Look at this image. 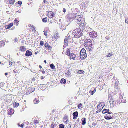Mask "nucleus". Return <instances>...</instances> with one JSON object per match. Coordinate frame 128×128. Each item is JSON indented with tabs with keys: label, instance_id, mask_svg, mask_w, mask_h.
<instances>
[{
	"label": "nucleus",
	"instance_id": "63",
	"mask_svg": "<svg viewBox=\"0 0 128 128\" xmlns=\"http://www.w3.org/2000/svg\"><path fill=\"white\" fill-rule=\"evenodd\" d=\"M75 10L76 11V12H77V13H78V12H80L78 11V9L76 8Z\"/></svg>",
	"mask_w": 128,
	"mask_h": 128
},
{
	"label": "nucleus",
	"instance_id": "15",
	"mask_svg": "<svg viewBox=\"0 0 128 128\" xmlns=\"http://www.w3.org/2000/svg\"><path fill=\"white\" fill-rule=\"evenodd\" d=\"M64 122L65 123H66V124H67L68 122V116H65L64 119Z\"/></svg>",
	"mask_w": 128,
	"mask_h": 128
},
{
	"label": "nucleus",
	"instance_id": "3",
	"mask_svg": "<svg viewBox=\"0 0 128 128\" xmlns=\"http://www.w3.org/2000/svg\"><path fill=\"white\" fill-rule=\"evenodd\" d=\"M76 19L75 20V22L76 23L82 22H85L84 19L81 15H79L77 14H76Z\"/></svg>",
	"mask_w": 128,
	"mask_h": 128
},
{
	"label": "nucleus",
	"instance_id": "19",
	"mask_svg": "<svg viewBox=\"0 0 128 128\" xmlns=\"http://www.w3.org/2000/svg\"><path fill=\"white\" fill-rule=\"evenodd\" d=\"M104 118L105 119L108 120H110L111 119H113L114 118L113 116L112 117H111V116H104Z\"/></svg>",
	"mask_w": 128,
	"mask_h": 128
},
{
	"label": "nucleus",
	"instance_id": "64",
	"mask_svg": "<svg viewBox=\"0 0 128 128\" xmlns=\"http://www.w3.org/2000/svg\"><path fill=\"white\" fill-rule=\"evenodd\" d=\"M54 16V14L53 12H52V13L51 14V16H52V17H53Z\"/></svg>",
	"mask_w": 128,
	"mask_h": 128
},
{
	"label": "nucleus",
	"instance_id": "34",
	"mask_svg": "<svg viewBox=\"0 0 128 128\" xmlns=\"http://www.w3.org/2000/svg\"><path fill=\"white\" fill-rule=\"evenodd\" d=\"M119 98L120 100L123 98L122 95H123V94L122 93H122L121 92V91H120V92L119 93Z\"/></svg>",
	"mask_w": 128,
	"mask_h": 128
},
{
	"label": "nucleus",
	"instance_id": "57",
	"mask_svg": "<svg viewBox=\"0 0 128 128\" xmlns=\"http://www.w3.org/2000/svg\"><path fill=\"white\" fill-rule=\"evenodd\" d=\"M34 124H36L39 123V122H38L37 120L35 121L34 122Z\"/></svg>",
	"mask_w": 128,
	"mask_h": 128
},
{
	"label": "nucleus",
	"instance_id": "26",
	"mask_svg": "<svg viewBox=\"0 0 128 128\" xmlns=\"http://www.w3.org/2000/svg\"><path fill=\"white\" fill-rule=\"evenodd\" d=\"M8 0L9 4L12 5L14 4L15 1V0Z\"/></svg>",
	"mask_w": 128,
	"mask_h": 128
},
{
	"label": "nucleus",
	"instance_id": "5",
	"mask_svg": "<svg viewBox=\"0 0 128 128\" xmlns=\"http://www.w3.org/2000/svg\"><path fill=\"white\" fill-rule=\"evenodd\" d=\"M84 22H81L78 23H77V26H78L80 27V29L84 30L86 26V24H84Z\"/></svg>",
	"mask_w": 128,
	"mask_h": 128
},
{
	"label": "nucleus",
	"instance_id": "35",
	"mask_svg": "<svg viewBox=\"0 0 128 128\" xmlns=\"http://www.w3.org/2000/svg\"><path fill=\"white\" fill-rule=\"evenodd\" d=\"M77 73L78 74H83L84 73V72L83 70H80L78 71Z\"/></svg>",
	"mask_w": 128,
	"mask_h": 128
},
{
	"label": "nucleus",
	"instance_id": "31",
	"mask_svg": "<svg viewBox=\"0 0 128 128\" xmlns=\"http://www.w3.org/2000/svg\"><path fill=\"white\" fill-rule=\"evenodd\" d=\"M71 54L70 50L68 49L66 51V55L70 56Z\"/></svg>",
	"mask_w": 128,
	"mask_h": 128
},
{
	"label": "nucleus",
	"instance_id": "9",
	"mask_svg": "<svg viewBox=\"0 0 128 128\" xmlns=\"http://www.w3.org/2000/svg\"><path fill=\"white\" fill-rule=\"evenodd\" d=\"M69 39V37L67 36L64 40V48H66L68 45V41Z\"/></svg>",
	"mask_w": 128,
	"mask_h": 128
},
{
	"label": "nucleus",
	"instance_id": "8",
	"mask_svg": "<svg viewBox=\"0 0 128 128\" xmlns=\"http://www.w3.org/2000/svg\"><path fill=\"white\" fill-rule=\"evenodd\" d=\"M90 37L93 38H95L97 36V33L95 32H90Z\"/></svg>",
	"mask_w": 128,
	"mask_h": 128
},
{
	"label": "nucleus",
	"instance_id": "24",
	"mask_svg": "<svg viewBox=\"0 0 128 128\" xmlns=\"http://www.w3.org/2000/svg\"><path fill=\"white\" fill-rule=\"evenodd\" d=\"M35 88H29L28 89V90L29 92L31 93L34 92L35 90Z\"/></svg>",
	"mask_w": 128,
	"mask_h": 128
},
{
	"label": "nucleus",
	"instance_id": "30",
	"mask_svg": "<svg viewBox=\"0 0 128 128\" xmlns=\"http://www.w3.org/2000/svg\"><path fill=\"white\" fill-rule=\"evenodd\" d=\"M108 111H109V110L108 109H104L102 111V113L103 114H105L106 113H107V112Z\"/></svg>",
	"mask_w": 128,
	"mask_h": 128
},
{
	"label": "nucleus",
	"instance_id": "11",
	"mask_svg": "<svg viewBox=\"0 0 128 128\" xmlns=\"http://www.w3.org/2000/svg\"><path fill=\"white\" fill-rule=\"evenodd\" d=\"M32 54L31 52L29 50H27L26 52L25 55L26 56H32Z\"/></svg>",
	"mask_w": 128,
	"mask_h": 128
},
{
	"label": "nucleus",
	"instance_id": "43",
	"mask_svg": "<svg viewBox=\"0 0 128 128\" xmlns=\"http://www.w3.org/2000/svg\"><path fill=\"white\" fill-rule=\"evenodd\" d=\"M19 22V21L17 19H16L14 20V23H16L17 24V26H18V22Z\"/></svg>",
	"mask_w": 128,
	"mask_h": 128
},
{
	"label": "nucleus",
	"instance_id": "48",
	"mask_svg": "<svg viewBox=\"0 0 128 128\" xmlns=\"http://www.w3.org/2000/svg\"><path fill=\"white\" fill-rule=\"evenodd\" d=\"M100 104L101 105V106H103V107H102V108L105 105V104L104 103V102H101Z\"/></svg>",
	"mask_w": 128,
	"mask_h": 128
},
{
	"label": "nucleus",
	"instance_id": "52",
	"mask_svg": "<svg viewBox=\"0 0 128 128\" xmlns=\"http://www.w3.org/2000/svg\"><path fill=\"white\" fill-rule=\"evenodd\" d=\"M4 84L3 82H1L0 84V87H2L4 86Z\"/></svg>",
	"mask_w": 128,
	"mask_h": 128
},
{
	"label": "nucleus",
	"instance_id": "29",
	"mask_svg": "<svg viewBox=\"0 0 128 128\" xmlns=\"http://www.w3.org/2000/svg\"><path fill=\"white\" fill-rule=\"evenodd\" d=\"M120 102H121L122 103H126V100L125 99H124L122 98L120 100Z\"/></svg>",
	"mask_w": 128,
	"mask_h": 128
},
{
	"label": "nucleus",
	"instance_id": "22",
	"mask_svg": "<svg viewBox=\"0 0 128 128\" xmlns=\"http://www.w3.org/2000/svg\"><path fill=\"white\" fill-rule=\"evenodd\" d=\"M46 85L44 84H38V87L40 88V89H43L45 87Z\"/></svg>",
	"mask_w": 128,
	"mask_h": 128
},
{
	"label": "nucleus",
	"instance_id": "25",
	"mask_svg": "<svg viewBox=\"0 0 128 128\" xmlns=\"http://www.w3.org/2000/svg\"><path fill=\"white\" fill-rule=\"evenodd\" d=\"M60 83L65 84L66 83V80L65 79L62 78L61 80Z\"/></svg>",
	"mask_w": 128,
	"mask_h": 128
},
{
	"label": "nucleus",
	"instance_id": "18",
	"mask_svg": "<svg viewBox=\"0 0 128 128\" xmlns=\"http://www.w3.org/2000/svg\"><path fill=\"white\" fill-rule=\"evenodd\" d=\"M70 59H73L74 60V58L76 57V55L72 53L70 56Z\"/></svg>",
	"mask_w": 128,
	"mask_h": 128
},
{
	"label": "nucleus",
	"instance_id": "41",
	"mask_svg": "<svg viewBox=\"0 0 128 128\" xmlns=\"http://www.w3.org/2000/svg\"><path fill=\"white\" fill-rule=\"evenodd\" d=\"M58 34L57 33H56V34H54V38H55L56 39H57L58 38Z\"/></svg>",
	"mask_w": 128,
	"mask_h": 128
},
{
	"label": "nucleus",
	"instance_id": "40",
	"mask_svg": "<svg viewBox=\"0 0 128 128\" xmlns=\"http://www.w3.org/2000/svg\"><path fill=\"white\" fill-rule=\"evenodd\" d=\"M42 21L44 22H47V18L45 17V18L42 19Z\"/></svg>",
	"mask_w": 128,
	"mask_h": 128
},
{
	"label": "nucleus",
	"instance_id": "54",
	"mask_svg": "<svg viewBox=\"0 0 128 128\" xmlns=\"http://www.w3.org/2000/svg\"><path fill=\"white\" fill-rule=\"evenodd\" d=\"M13 25V24L12 23H10L9 25H8V26L11 28Z\"/></svg>",
	"mask_w": 128,
	"mask_h": 128
},
{
	"label": "nucleus",
	"instance_id": "14",
	"mask_svg": "<svg viewBox=\"0 0 128 128\" xmlns=\"http://www.w3.org/2000/svg\"><path fill=\"white\" fill-rule=\"evenodd\" d=\"M14 112V110L12 108L9 109L8 111V114L9 115H11L13 114Z\"/></svg>",
	"mask_w": 128,
	"mask_h": 128
},
{
	"label": "nucleus",
	"instance_id": "46",
	"mask_svg": "<svg viewBox=\"0 0 128 128\" xmlns=\"http://www.w3.org/2000/svg\"><path fill=\"white\" fill-rule=\"evenodd\" d=\"M48 50H51L52 49V48L50 46H48L46 48Z\"/></svg>",
	"mask_w": 128,
	"mask_h": 128
},
{
	"label": "nucleus",
	"instance_id": "7",
	"mask_svg": "<svg viewBox=\"0 0 128 128\" xmlns=\"http://www.w3.org/2000/svg\"><path fill=\"white\" fill-rule=\"evenodd\" d=\"M119 84V82L117 80H115V91L114 92V94H116L117 93L118 90V84Z\"/></svg>",
	"mask_w": 128,
	"mask_h": 128
},
{
	"label": "nucleus",
	"instance_id": "55",
	"mask_svg": "<svg viewBox=\"0 0 128 128\" xmlns=\"http://www.w3.org/2000/svg\"><path fill=\"white\" fill-rule=\"evenodd\" d=\"M13 72L15 74H17L18 72V71L16 70H13Z\"/></svg>",
	"mask_w": 128,
	"mask_h": 128
},
{
	"label": "nucleus",
	"instance_id": "36",
	"mask_svg": "<svg viewBox=\"0 0 128 128\" xmlns=\"http://www.w3.org/2000/svg\"><path fill=\"white\" fill-rule=\"evenodd\" d=\"M50 66L52 70H55V67L53 64H51L50 65Z\"/></svg>",
	"mask_w": 128,
	"mask_h": 128
},
{
	"label": "nucleus",
	"instance_id": "62",
	"mask_svg": "<svg viewBox=\"0 0 128 128\" xmlns=\"http://www.w3.org/2000/svg\"><path fill=\"white\" fill-rule=\"evenodd\" d=\"M107 113L109 114H113V113L111 112H109V111H108L107 112Z\"/></svg>",
	"mask_w": 128,
	"mask_h": 128
},
{
	"label": "nucleus",
	"instance_id": "32",
	"mask_svg": "<svg viewBox=\"0 0 128 128\" xmlns=\"http://www.w3.org/2000/svg\"><path fill=\"white\" fill-rule=\"evenodd\" d=\"M5 44V42L2 41H1L0 42V46L2 47L4 46Z\"/></svg>",
	"mask_w": 128,
	"mask_h": 128
},
{
	"label": "nucleus",
	"instance_id": "51",
	"mask_svg": "<svg viewBox=\"0 0 128 128\" xmlns=\"http://www.w3.org/2000/svg\"><path fill=\"white\" fill-rule=\"evenodd\" d=\"M63 15V13H62V14L61 13H60L59 14V16L60 17V18H62Z\"/></svg>",
	"mask_w": 128,
	"mask_h": 128
},
{
	"label": "nucleus",
	"instance_id": "47",
	"mask_svg": "<svg viewBox=\"0 0 128 128\" xmlns=\"http://www.w3.org/2000/svg\"><path fill=\"white\" fill-rule=\"evenodd\" d=\"M64 125L60 124L59 125V128H64Z\"/></svg>",
	"mask_w": 128,
	"mask_h": 128
},
{
	"label": "nucleus",
	"instance_id": "45",
	"mask_svg": "<svg viewBox=\"0 0 128 128\" xmlns=\"http://www.w3.org/2000/svg\"><path fill=\"white\" fill-rule=\"evenodd\" d=\"M56 126V125L55 124H52L51 125V128H54L55 126Z\"/></svg>",
	"mask_w": 128,
	"mask_h": 128
},
{
	"label": "nucleus",
	"instance_id": "37",
	"mask_svg": "<svg viewBox=\"0 0 128 128\" xmlns=\"http://www.w3.org/2000/svg\"><path fill=\"white\" fill-rule=\"evenodd\" d=\"M116 100V99L113 97L111 100V102H110V104L111 105L113 104L114 102Z\"/></svg>",
	"mask_w": 128,
	"mask_h": 128
},
{
	"label": "nucleus",
	"instance_id": "27",
	"mask_svg": "<svg viewBox=\"0 0 128 128\" xmlns=\"http://www.w3.org/2000/svg\"><path fill=\"white\" fill-rule=\"evenodd\" d=\"M34 104H38L40 102V101L37 99L35 98L34 101Z\"/></svg>",
	"mask_w": 128,
	"mask_h": 128
},
{
	"label": "nucleus",
	"instance_id": "28",
	"mask_svg": "<svg viewBox=\"0 0 128 128\" xmlns=\"http://www.w3.org/2000/svg\"><path fill=\"white\" fill-rule=\"evenodd\" d=\"M13 104L14 108H17L19 105V103L16 102H14Z\"/></svg>",
	"mask_w": 128,
	"mask_h": 128
},
{
	"label": "nucleus",
	"instance_id": "50",
	"mask_svg": "<svg viewBox=\"0 0 128 128\" xmlns=\"http://www.w3.org/2000/svg\"><path fill=\"white\" fill-rule=\"evenodd\" d=\"M102 109L101 108H100L99 110H98L96 112V113L97 114L98 113H99L101 112V111L102 110Z\"/></svg>",
	"mask_w": 128,
	"mask_h": 128
},
{
	"label": "nucleus",
	"instance_id": "56",
	"mask_svg": "<svg viewBox=\"0 0 128 128\" xmlns=\"http://www.w3.org/2000/svg\"><path fill=\"white\" fill-rule=\"evenodd\" d=\"M44 42L43 41H40V44L41 46H42L43 45H44Z\"/></svg>",
	"mask_w": 128,
	"mask_h": 128
},
{
	"label": "nucleus",
	"instance_id": "59",
	"mask_svg": "<svg viewBox=\"0 0 128 128\" xmlns=\"http://www.w3.org/2000/svg\"><path fill=\"white\" fill-rule=\"evenodd\" d=\"M125 22L126 23L128 24V18H125Z\"/></svg>",
	"mask_w": 128,
	"mask_h": 128
},
{
	"label": "nucleus",
	"instance_id": "21",
	"mask_svg": "<svg viewBox=\"0 0 128 128\" xmlns=\"http://www.w3.org/2000/svg\"><path fill=\"white\" fill-rule=\"evenodd\" d=\"M82 124L84 125L86 123V119L85 118H82Z\"/></svg>",
	"mask_w": 128,
	"mask_h": 128
},
{
	"label": "nucleus",
	"instance_id": "53",
	"mask_svg": "<svg viewBox=\"0 0 128 128\" xmlns=\"http://www.w3.org/2000/svg\"><path fill=\"white\" fill-rule=\"evenodd\" d=\"M17 63L19 64L20 65V66L21 67L22 66V65L21 64V62L20 61H18L17 62Z\"/></svg>",
	"mask_w": 128,
	"mask_h": 128
},
{
	"label": "nucleus",
	"instance_id": "60",
	"mask_svg": "<svg viewBox=\"0 0 128 128\" xmlns=\"http://www.w3.org/2000/svg\"><path fill=\"white\" fill-rule=\"evenodd\" d=\"M18 4H19L21 5L22 4V1H20L18 2Z\"/></svg>",
	"mask_w": 128,
	"mask_h": 128
},
{
	"label": "nucleus",
	"instance_id": "38",
	"mask_svg": "<svg viewBox=\"0 0 128 128\" xmlns=\"http://www.w3.org/2000/svg\"><path fill=\"white\" fill-rule=\"evenodd\" d=\"M113 55L112 54V53H108L106 55V57L108 58L110 57L111 56H112Z\"/></svg>",
	"mask_w": 128,
	"mask_h": 128
},
{
	"label": "nucleus",
	"instance_id": "20",
	"mask_svg": "<svg viewBox=\"0 0 128 128\" xmlns=\"http://www.w3.org/2000/svg\"><path fill=\"white\" fill-rule=\"evenodd\" d=\"M26 48L24 46H21L20 47V50L22 52H24L26 50Z\"/></svg>",
	"mask_w": 128,
	"mask_h": 128
},
{
	"label": "nucleus",
	"instance_id": "12",
	"mask_svg": "<svg viewBox=\"0 0 128 128\" xmlns=\"http://www.w3.org/2000/svg\"><path fill=\"white\" fill-rule=\"evenodd\" d=\"M78 112H76L73 114L74 120H75L78 116Z\"/></svg>",
	"mask_w": 128,
	"mask_h": 128
},
{
	"label": "nucleus",
	"instance_id": "23",
	"mask_svg": "<svg viewBox=\"0 0 128 128\" xmlns=\"http://www.w3.org/2000/svg\"><path fill=\"white\" fill-rule=\"evenodd\" d=\"M92 89L90 91L89 93H91V95H93L94 94L95 92L96 91V88H94L93 91H92Z\"/></svg>",
	"mask_w": 128,
	"mask_h": 128
},
{
	"label": "nucleus",
	"instance_id": "49",
	"mask_svg": "<svg viewBox=\"0 0 128 128\" xmlns=\"http://www.w3.org/2000/svg\"><path fill=\"white\" fill-rule=\"evenodd\" d=\"M5 28L6 29H8L10 28V27L8 25H6L5 26Z\"/></svg>",
	"mask_w": 128,
	"mask_h": 128
},
{
	"label": "nucleus",
	"instance_id": "33",
	"mask_svg": "<svg viewBox=\"0 0 128 128\" xmlns=\"http://www.w3.org/2000/svg\"><path fill=\"white\" fill-rule=\"evenodd\" d=\"M120 102H119L118 103V101H115L114 102L113 104H112V105L113 104L114 106H115L116 105V104H120Z\"/></svg>",
	"mask_w": 128,
	"mask_h": 128
},
{
	"label": "nucleus",
	"instance_id": "39",
	"mask_svg": "<svg viewBox=\"0 0 128 128\" xmlns=\"http://www.w3.org/2000/svg\"><path fill=\"white\" fill-rule=\"evenodd\" d=\"M81 5L82 6L83 8H85L86 7V5L84 2H82Z\"/></svg>",
	"mask_w": 128,
	"mask_h": 128
},
{
	"label": "nucleus",
	"instance_id": "4",
	"mask_svg": "<svg viewBox=\"0 0 128 128\" xmlns=\"http://www.w3.org/2000/svg\"><path fill=\"white\" fill-rule=\"evenodd\" d=\"M80 54V58L82 60H83L87 57L86 51L84 48H83L81 50Z\"/></svg>",
	"mask_w": 128,
	"mask_h": 128
},
{
	"label": "nucleus",
	"instance_id": "44",
	"mask_svg": "<svg viewBox=\"0 0 128 128\" xmlns=\"http://www.w3.org/2000/svg\"><path fill=\"white\" fill-rule=\"evenodd\" d=\"M31 28H32L33 29V30L34 32H35L36 31V28L35 27H34V26H32Z\"/></svg>",
	"mask_w": 128,
	"mask_h": 128
},
{
	"label": "nucleus",
	"instance_id": "6",
	"mask_svg": "<svg viewBox=\"0 0 128 128\" xmlns=\"http://www.w3.org/2000/svg\"><path fill=\"white\" fill-rule=\"evenodd\" d=\"M85 47L88 46H90L92 45V41L90 40H86L84 41V44Z\"/></svg>",
	"mask_w": 128,
	"mask_h": 128
},
{
	"label": "nucleus",
	"instance_id": "42",
	"mask_svg": "<svg viewBox=\"0 0 128 128\" xmlns=\"http://www.w3.org/2000/svg\"><path fill=\"white\" fill-rule=\"evenodd\" d=\"M82 104H80L78 105V107L79 109H80L82 108Z\"/></svg>",
	"mask_w": 128,
	"mask_h": 128
},
{
	"label": "nucleus",
	"instance_id": "17",
	"mask_svg": "<svg viewBox=\"0 0 128 128\" xmlns=\"http://www.w3.org/2000/svg\"><path fill=\"white\" fill-rule=\"evenodd\" d=\"M113 98V96L111 94H109L108 95V100H109V102H111V100L112 99V98Z\"/></svg>",
	"mask_w": 128,
	"mask_h": 128
},
{
	"label": "nucleus",
	"instance_id": "1",
	"mask_svg": "<svg viewBox=\"0 0 128 128\" xmlns=\"http://www.w3.org/2000/svg\"><path fill=\"white\" fill-rule=\"evenodd\" d=\"M72 34L76 38H80L82 35V30L80 28L76 29L74 30Z\"/></svg>",
	"mask_w": 128,
	"mask_h": 128
},
{
	"label": "nucleus",
	"instance_id": "2",
	"mask_svg": "<svg viewBox=\"0 0 128 128\" xmlns=\"http://www.w3.org/2000/svg\"><path fill=\"white\" fill-rule=\"evenodd\" d=\"M75 13L74 12V11H73L72 13L68 14L66 16V18L68 22L70 21V22L75 20V18H76V16H75Z\"/></svg>",
	"mask_w": 128,
	"mask_h": 128
},
{
	"label": "nucleus",
	"instance_id": "16",
	"mask_svg": "<svg viewBox=\"0 0 128 128\" xmlns=\"http://www.w3.org/2000/svg\"><path fill=\"white\" fill-rule=\"evenodd\" d=\"M59 26L61 29L62 30H63L66 29V26H64L62 24H60Z\"/></svg>",
	"mask_w": 128,
	"mask_h": 128
},
{
	"label": "nucleus",
	"instance_id": "13",
	"mask_svg": "<svg viewBox=\"0 0 128 128\" xmlns=\"http://www.w3.org/2000/svg\"><path fill=\"white\" fill-rule=\"evenodd\" d=\"M66 76L67 77H70L71 76V74L70 72V70H68L65 73Z\"/></svg>",
	"mask_w": 128,
	"mask_h": 128
},
{
	"label": "nucleus",
	"instance_id": "61",
	"mask_svg": "<svg viewBox=\"0 0 128 128\" xmlns=\"http://www.w3.org/2000/svg\"><path fill=\"white\" fill-rule=\"evenodd\" d=\"M44 98V97L42 96H41L40 97V99L41 100H43Z\"/></svg>",
	"mask_w": 128,
	"mask_h": 128
},
{
	"label": "nucleus",
	"instance_id": "10",
	"mask_svg": "<svg viewBox=\"0 0 128 128\" xmlns=\"http://www.w3.org/2000/svg\"><path fill=\"white\" fill-rule=\"evenodd\" d=\"M86 50L88 51H92L94 48V46L92 44L90 46H88L86 47Z\"/></svg>",
	"mask_w": 128,
	"mask_h": 128
},
{
	"label": "nucleus",
	"instance_id": "58",
	"mask_svg": "<svg viewBox=\"0 0 128 128\" xmlns=\"http://www.w3.org/2000/svg\"><path fill=\"white\" fill-rule=\"evenodd\" d=\"M48 43H46L45 44V47H46V48H47V47L48 46Z\"/></svg>",
	"mask_w": 128,
	"mask_h": 128
}]
</instances>
